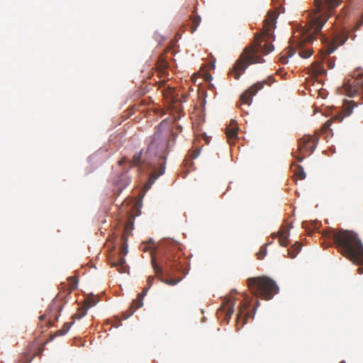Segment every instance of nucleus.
<instances>
[{
	"mask_svg": "<svg viewBox=\"0 0 363 363\" xmlns=\"http://www.w3.org/2000/svg\"><path fill=\"white\" fill-rule=\"evenodd\" d=\"M277 16L276 11L268 12L261 33L255 35L253 43L245 48L230 72V74L235 79L240 77L250 65L262 63L264 61L259 53L267 55L274 50L269 40H274L272 30L276 28Z\"/></svg>",
	"mask_w": 363,
	"mask_h": 363,
	"instance_id": "2",
	"label": "nucleus"
},
{
	"mask_svg": "<svg viewBox=\"0 0 363 363\" xmlns=\"http://www.w3.org/2000/svg\"><path fill=\"white\" fill-rule=\"evenodd\" d=\"M201 18L199 16H196L191 18V24L190 26L191 33L196 31L197 27L200 25Z\"/></svg>",
	"mask_w": 363,
	"mask_h": 363,
	"instance_id": "22",
	"label": "nucleus"
},
{
	"mask_svg": "<svg viewBox=\"0 0 363 363\" xmlns=\"http://www.w3.org/2000/svg\"><path fill=\"white\" fill-rule=\"evenodd\" d=\"M323 236L332 240L338 252L353 263L363 266V245L357 233L348 230L330 228Z\"/></svg>",
	"mask_w": 363,
	"mask_h": 363,
	"instance_id": "3",
	"label": "nucleus"
},
{
	"mask_svg": "<svg viewBox=\"0 0 363 363\" xmlns=\"http://www.w3.org/2000/svg\"><path fill=\"white\" fill-rule=\"evenodd\" d=\"M122 239L123 240V243L120 249V256L116 260H113L111 262V266L112 267H116L118 272L120 273H125L127 271V266L125 265V259L124 256L128 253V243H127V238L125 235L122 236Z\"/></svg>",
	"mask_w": 363,
	"mask_h": 363,
	"instance_id": "11",
	"label": "nucleus"
},
{
	"mask_svg": "<svg viewBox=\"0 0 363 363\" xmlns=\"http://www.w3.org/2000/svg\"><path fill=\"white\" fill-rule=\"evenodd\" d=\"M249 306L250 303L245 302L242 303L239 308L237 315V325H240V327H242L246 323L247 318L250 316L249 312H246Z\"/></svg>",
	"mask_w": 363,
	"mask_h": 363,
	"instance_id": "14",
	"label": "nucleus"
},
{
	"mask_svg": "<svg viewBox=\"0 0 363 363\" xmlns=\"http://www.w3.org/2000/svg\"><path fill=\"white\" fill-rule=\"evenodd\" d=\"M238 126L237 122L234 120H231L229 125L226 128L225 134L228 140V143L232 145V140L236 139L238 135Z\"/></svg>",
	"mask_w": 363,
	"mask_h": 363,
	"instance_id": "16",
	"label": "nucleus"
},
{
	"mask_svg": "<svg viewBox=\"0 0 363 363\" xmlns=\"http://www.w3.org/2000/svg\"><path fill=\"white\" fill-rule=\"evenodd\" d=\"M162 92L164 97L168 102L172 104H176L177 102L178 94H177L176 90L173 87L170 86L169 85H168L166 87L164 85V89H162Z\"/></svg>",
	"mask_w": 363,
	"mask_h": 363,
	"instance_id": "15",
	"label": "nucleus"
},
{
	"mask_svg": "<svg viewBox=\"0 0 363 363\" xmlns=\"http://www.w3.org/2000/svg\"><path fill=\"white\" fill-rule=\"evenodd\" d=\"M166 255L162 259L164 270L168 274L181 272L184 275L189 270V261L186 257H183L182 245L174 240L167 241Z\"/></svg>",
	"mask_w": 363,
	"mask_h": 363,
	"instance_id": "5",
	"label": "nucleus"
},
{
	"mask_svg": "<svg viewBox=\"0 0 363 363\" xmlns=\"http://www.w3.org/2000/svg\"><path fill=\"white\" fill-rule=\"evenodd\" d=\"M291 228V225H287L285 226H282L279 233H278V237H279V242L280 245L283 247H286L289 243V239L288 237L289 235V230Z\"/></svg>",
	"mask_w": 363,
	"mask_h": 363,
	"instance_id": "17",
	"label": "nucleus"
},
{
	"mask_svg": "<svg viewBox=\"0 0 363 363\" xmlns=\"http://www.w3.org/2000/svg\"><path fill=\"white\" fill-rule=\"evenodd\" d=\"M133 228V222L131 219H129L125 225L123 235H125V237L127 238V236H128L130 234Z\"/></svg>",
	"mask_w": 363,
	"mask_h": 363,
	"instance_id": "24",
	"label": "nucleus"
},
{
	"mask_svg": "<svg viewBox=\"0 0 363 363\" xmlns=\"http://www.w3.org/2000/svg\"><path fill=\"white\" fill-rule=\"evenodd\" d=\"M267 254V249L266 247H262L258 252H257V258L259 259H263Z\"/></svg>",
	"mask_w": 363,
	"mask_h": 363,
	"instance_id": "28",
	"label": "nucleus"
},
{
	"mask_svg": "<svg viewBox=\"0 0 363 363\" xmlns=\"http://www.w3.org/2000/svg\"><path fill=\"white\" fill-rule=\"evenodd\" d=\"M357 272H358L359 274H363V267H358V269H357Z\"/></svg>",
	"mask_w": 363,
	"mask_h": 363,
	"instance_id": "35",
	"label": "nucleus"
},
{
	"mask_svg": "<svg viewBox=\"0 0 363 363\" xmlns=\"http://www.w3.org/2000/svg\"><path fill=\"white\" fill-rule=\"evenodd\" d=\"M182 280V278L178 279H161V281L168 285H176Z\"/></svg>",
	"mask_w": 363,
	"mask_h": 363,
	"instance_id": "26",
	"label": "nucleus"
},
{
	"mask_svg": "<svg viewBox=\"0 0 363 363\" xmlns=\"http://www.w3.org/2000/svg\"><path fill=\"white\" fill-rule=\"evenodd\" d=\"M40 320H43V319H44V316H43V315L40 316Z\"/></svg>",
	"mask_w": 363,
	"mask_h": 363,
	"instance_id": "37",
	"label": "nucleus"
},
{
	"mask_svg": "<svg viewBox=\"0 0 363 363\" xmlns=\"http://www.w3.org/2000/svg\"><path fill=\"white\" fill-rule=\"evenodd\" d=\"M357 106V104L353 101H345L343 104L342 109L333 118L328 120L323 125V131H326L330 128L333 121L341 122L345 117L349 116L352 114L353 108Z\"/></svg>",
	"mask_w": 363,
	"mask_h": 363,
	"instance_id": "10",
	"label": "nucleus"
},
{
	"mask_svg": "<svg viewBox=\"0 0 363 363\" xmlns=\"http://www.w3.org/2000/svg\"><path fill=\"white\" fill-rule=\"evenodd\" d=\"M313 70L317 74H323L325 73V69L323 67V65L320 62H315L312 65Z\"/></svg>",
	"mask_w": 363,
	"mask_h": 363,
	"instance_id": "21",
	"label": "nucleus"
},
{
	"mask_svg": "<svg viewBox=\"0 0 363 363\" xmlns=\"http://www.w3.org/2000/svg\"><path fill=\"white\" fill-rule=\"evenodd\" d=\"M154 279L155 277H152V276H150L147 279V283L148 284V286L149 288L151 287V286L152 285V283H153V281H154Z\"/></svg>",
	"mask_w": 363,
	"mask_h": 363,
	"instance_id": "32",
	"label": "nucleus"
},
{
	"mask_svg": "<svg viewBox=\"0 0 363 363\" xmlns=\"http://www.w3.org/2000/svg\"><path fill=\"white\" fill-rule=\"evenodd\" d=\"M168 63L163 55H160L157 61L156 67L159 72H162L167 67Z\"/></svg>",
	"mask_w": 363,
	"mask_h": 363,
	"instance_id": "19",
	"label": "nucleus"
},
{
	"mask_svg": "<svg viewBox=\"0 0 363 363\" xmlns=\"http://www.w3.org/2000/svg\"><path fill=\"white\" fill-rule=\"evenodd\" d=\"M65 335L62 329L57 330L53 335H51L50 340H53L55 337Z\"/></svg>",
	"mask_w": 363,
	"mask_h": 363,
	"instance_id": "29",
	"label": "nucleus"
},
{
	"mask_svg": "<svg viewBox=\"0 0 363 363\" xmlns=\"http://www.w3.org/2000/svg\"><path fill=\"white\" fill-rule=\"evenodd\" d=\"M294 175L299 179H304L306 178V173L303 171V168L298 164H295L292 169Z\"/></svg>",
	"mask_w": 363,
	"mask_h": 363,
	"instance_id": "20",
	"label": "nucleus"
},
{
	"mask_svg": "<svg viewBox=\"0 0 363 363\" xmlns=\"http://www.w3.org/2000/svg\"><path fill=\"white\" fill-rule=\"evenodd\" d=\"M318 143V138L311 135H304L298 140V150L301 155L295 156L298 162H302L305 157V154L311 153L315 148Z\"/></svg>",
	"mask_w": 363,
	"mask_h": 363,
	"instance_id": "8",
	"label": "nucleus"
},
{
	"mask_svg": "<svg viewBox=\"0 0 363 363\" xmlns=\"http://www.w3.org/2000/svg\"><path fill=\"white\" fill-rule=\"evenodd\" d=\"M327 63L329 69H333L335 67V62L330 59L327 60Z\"/></svg>",
	"mask_w": 363,
	"mask_h": 363,
	"instance_id": "33",
	"label": "nucleus"
},
{
	"mask_svg": "<svg viewBox=\"0 0 363 363\" xmlns=\"http://www.w3.org/2000/svg\"><path fill=\"white\" fill-rule=\"evenodd\" d=\"M127 161V159L125 157L122 158L119 164H122L123 163Z\"/></svg>",
	"mask_w": 363,
	"mask_h": 363,
	"instance_id": "36",
	"label": "nucleus"
},
{
	"mask_svg": "<svg viewBox=\"0 0 363 363\" xmlns=\"http://www.w3.org/2000/svg\"><path fill=\"white\" fill-rule=\"evenodd\" d=\"M130 182V177L125 174H123L121 176V179L118 181V185L122 187L126 186Z\"/></svg>",
	"mask_w": 363,
	"mask_h": 363,
	"instance_id": "23",
	"label": "nucleus"
},
{
	"mask_svg": "<svg viewBox=\"0 0 363 363\" xmlns=\"http://www.w3.org/2000/svg\"><path fill=\"white\" fill-rule=\"evenodd\" d=\"M72 323H65L62 327V330L66 334L70 329Z\"/></svg>",
	"mask_w": 363,
	"mask_h": 363,
	"instance_id": "31",
	"label": "nucleus"
},
{
	"mask_svg": "<svg viewBox=\"0 0 363 363\" xmlns=\"http://www.w3.org/2000/svg\"><path fill=\"white\" fill-rule=\"evenodd\" d=\"M301 247L302 245L300 242H296L294 244L291 249L287 250L289 257L291 259L294 258L301 250Z\"/></svg>",
	"mask_w": 363,
	"mask_h": 363,
	"instance_id": "18",
	"label": "nucleus"
},
{
	"mask_svg": "<svg viewBox=\"0 0 363 363\" xmlns=\"http://www.w3.org/2000/svg\"><path fill=\"white\" fill-rule=\"evenodd\" d=\"M199 151L197 150H196V151L194 152V155H193L194 159V158H196V157L199 156Z\"/></svg>",
	"mask_w": 363,
	"mask_h": 363,
	"instance_id": "34",
	"label": "nucleus"
},
{
	"mask_svg": "<svg viewBox=\"0 0 363 363\" xmlns=\"http://www.w3.org/2000/svg\"><path fill=\"white\" fill-rule=\"evenodd\" d=\"M149 289V287L144 288L143 289V291L138 294L137 298L132 302L128 311L122 313L123 320H126L128 318L132 315L138 308H140V307L143 306V299L144 296L147 294V292Z\"/></svg>",
	"mask_w": 363,
	"mask_h": 363,
	"instance_id": "13",
	"label": "nucleus"
},
{
	"mask_svg": "<svg viewBox=\"0 0 363 363\" xmlns=\"http://www.w3.org/2000/svg\"><path fill=\"white\" fill-rule=\"evenodd\" d=\"M141 158H142L141 152L135 154L133 156V160L131 162L132 165L137 166V165L140 164V163L141 162Z\"/></svg>",
	"mask_w": 363,
	"mask_h": 363,
	"instance_id": "27",
	"label": "nucleus"
},
{
	"mask_svg": "<svg viewBox=\"0 0 363 363\" xmlns=\"http://www.w3.org/2000/svg\"><path fill=\"white\" fill-rule=\"evenodd\" d=\"M341 92L350 97L361 94L363 92V71H355L354 75L343 84Z\"/></svg>",
	"mask_w": 363,
	"mask_h": 363,
	"instance_id": "7",
	"label": "nucleus"
},
{
	"mask_svg": "<svg viewBox=\"0 0 363 363\" xmlns=\"http://www.w3.org/2000/svg\"><path fill=\"white\" fill-rule=\"evenodd\" d=\"M235 306V301L234 298L231 297L225 298L218 311V316L224 315V320L228 322L234 313Z\"/></svg>",
	"mask_w": 363,
	"mask_h": 363,
	"instance_id": "12",
	"label": "nucleus"
},
{
	"mask_svg": "<svg viewBox=\"0 0 363 363\" xmlns=\"http://www.w3.org/2000/svg\"><path fill=\"white\" fill-rule=\"evenodd\" d=\"M340 2L341 0H314L315 9L309 14V27L307 32L303 34L301 38H299V34L294 35L293 39L289 41V46L279 56V62L281 64H287L289 57H292L296 50H299L298 55L301 57H309L313 51L309 48H303V45L312 42L319 34L324 44L323 48L320 50V55L323 59L333 53L338 46L342 45L347 40V33L344 28H335L333 30L331 40L320 33L328 18L333 15V9Z\"/></svg>",
	"mask_w": 363,
	"mask_h": 363,
	"instance_id": "1",
	"label": "nucleus"
},
{
	"mask_svg": "<svg viewBox=\"0 0 363 363\" xmlns=\"http://www.w3.org/2000/svg\"><path fill=\"white\" fill-rule=\"evenodd\" d=\"M169 137L168 133L163 134L158 129L153 135L152 140L147 149L143 162L150 167L155 169L149 178L150 185L152 184L158 177L164 172L165 160L170 142Z\"/></svg>",
	"mask_w": 363,
	"mask_h": 363,
	"instance_id": "4",
	"label": "nucleus"
},
{
	"mask_svg": "<svg viewBox=\"0 0 363 363\" xmlns=\"http://www.w3.org/2000/svg\"><path fill=\"white\" fill-rule=\"evenodd\" d=\"M80 312L75 313L73 318L79 319L86 314V310L80 309Z\"/></svg>",
	"mask_w": 363,
	"mask_h": 363,
	"instance_id": "30",
	"label": "nucleus"
},
{
	"mask_svg": "<svg viewBox=\"0 0 363 363\" xmlns=\"http://www.w3.org/2000/svg\"><path fill=\"white\" fill-rule=\"evenodd\" d=\"M274 82V79L270 77L267 80L259 82L255 84L254 85L251 86L240 96V100L241 104L250 105L252 96L255 95L259 90L262 89L264 87V84L270 86L271 84H272Z\"/></svg>",
	"mask_w": 363,
	"mask_h": 363,
	"instance_id": "9",
	"label": "nucleus"
},
{
	"mask_svg": "<svg viewBox=\"0 0 363 363\" xmlns=\"http://www.w3.org/2000/svg\"><path fill=\"white\" fill-rule=\"evenodd\" d=\"M152 263L153 269H154L156 275L158 277L162 276L163 274V271H164L163 269L156 263V262L154 259H152Z\"/></svg>",
	"mask_w": 363,
	"mask_h": 363,
	"instance_id": "25",
	"label": "nucleus"
},
{
	"mask_svg": "<svg viewBox=\"0 0 363 363\" xmlns=\"http://www.w3.org/2000/svg\"><path fill=\"white\" fill-rule=\"evenodd\" d=\"M72 279H74V281H76L75 279H74V277H72ZM74 284H76V281H74Z\"/></svg>",
	"mask_w": 363,
	"mask_h": 363,
	"instance_id": "38",
	"label": "nucleus"
},
{
	"mask_svg": "<svg viewBox=\"0 0 363 363\" xmlns=\"http://www.w3.org/2000/svg\"><path fill=\"white\" fill-rule=\"evenodd\" d=\"M247 284L250 292L254 296L261 297L264 300L272 299L279 291L277 283L267 276L249 278L247 280Z\"/></svg>",
	"mask_w": 363,
	"mask_h": 363,
	"instance_id": "6",
	"label": "nucleus"
}]
</instances>
